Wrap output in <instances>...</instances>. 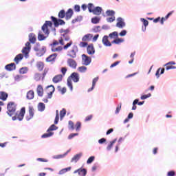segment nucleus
<instances>
[{
	"instance_id": "obj_57",
	"label": "nucleus",
	"mask_w": 176,
	"mask_h": 176,
	"mask_svg": "<svg viewBox=\"0 0 176 176\" xmlns=\"http://www.w3.org/2000/svg\"><path fill=\"white\" fill-rule=\"evenodd\" d=\"M120 109H122V103H120V104H118L116 110V114L118 115L119 112H120Z\"/></svg>"
},
{
	"instance_id": "obj_32",
	"label": "nucleus",
	"mask_w": 176,
	"mask_h": 176,
	"mask_svg": "<svg viewBox=\"0 0 176 176\" xmlns=\"http://www.w3.org/2000/svg\"><path fill=\"white\" fill-rule=\"evenodd\" d=\"M29 41L31 43H35L36 42V37L34 34V33H31L29 34Z\"/></svg>"
},
{
	"instance_id": "obj_41",
	"label": "nucleus",
	"mask_w": 176,
	"mask_h": 176,
	"mask_svg": "<svg viewBox=\"0 0 176 176\" xmlns=\"http://www.w3.org/2000/svg\"><path fill=\"white\" fill-rule=\"evenodd\" d=\"M100 20H101L100 17L95 16L91 19V23H93V24H98V23H100Z\"/></svg>"
},
{
	"instance_id": "obj_19",
	"label": "nucleus",
	"mask_w": 176,
	"mask_h": 176,
	"mask_svg": "<svg viewBox=\"0 0 176 176\" xmlns=\"http://www.w3.org/2000/svg\"><path fill=\"white\" fill-rule=\"evenodd\" d=\"M5 69L6 71H9L10 72L12 71H14L16 69V64L15 63H10L6 65Z\"/></svg>"
},
{
	"instance_id": "obj_37",
	"label": "nucleus",
	"mask_w": 176,
	"mask_h": 176,
	"mask_svg": "<svg viewBox=\"0 0 176 176\" xmlns=\"http://www.w3.org/2000/svg\"><path fill=\"white\" fill-rule=\"evenodd\" d=\"M124 40L123 38H120L119 37L115 40H113L111 43H115L116 45H120V43H123Z\"/></svg>"
},
{
	"instance_id": "obj_42",
	"label": "nucleus",
	"mask_w": 176,
	"mask_h": 176,
	"mask_svg": "<svg viewBox=\"0 0 176 176\" xmlns=\"http://www.w3.org/2000/svg\"><path fill=\"white\" fill-rule=\"evenodd\" d=\"M160 71H161V72H160ZM160 72V74H159ZM163 74H164V68H162V69L159 68L155 73V76H157V78H159L160 76V75H162Z\"/></svg>"
},
{
	"instance_id": "obj_12",
	"label": "nucleus",
	"mask_w": 176,
	"mask_h": 176,
	"mask_svg": "<svg viewBox=\"0 0 176 176\" xmlns=\"http://www.w3.org/2000/svg\"><path fill=\"white\" fill-rule=\"evenodd\" d=\"M82 58L84 65H89L90 63H91V58L86 54H82Z\"/></svg>"
},
{
	"instance_id": "obj_45",
	"label": "nucleus",
	"mask_w": 176,
	"mask_h": 176,
	"mask_svg": "<svg viewBox=\"0 0 176 176\" xmlns=\"http://www.w3.org/2000/svg\"><path fill=\"white\" fill-rule=\"evenodd\" d=\"M106 14L108 17L113 16H115V11L108 10L106 11Z\"/></svg>"
},
{
	"instance_id": "obj_46",
	"label": "nucleus",
	"mask_w": 176,
	"mask_h": 176,
	"mask_svg": "<svg viewBox=\"0 0 176 176\" xmlns=\"http://www.w3.org/2000/svg\"><path fill=\"white\" fill-rule=\"evenodd\" d=\"M95 8H94V3H89L88 4V10H89V13H93V11L94 10Z\"/></svg>"
},
{
	"instance_id": "obj_38",
	"label": "nucleus",
	"mask_w": 176,
	"mask_h": 176,
	"mask_svg": "<svg viewBox=\"0 0 176 176\" xmlns=\"http://www.w3.org/2000/svg\"><path fill=\"white\" fill-rule=\"evenodd\" d=\"M28 72V67H21L19 69V74H21V75H24L25 74H27Z\"/></svg>"
},
{
	"instance_id": "obj_31",
	"label": "nucleus",
	"mask_w": 176,
	"mask_h": 176,
	"mask_svg": "<svg viewBox=\"0 0 176 176\" xmlns=\"http://www.w3.org/2000/svg\"><path fill=\"white\" fill-rule=\"evenodd\" d=\"M34 96L35 94L34 93V91L32 90H30L29 91H28L26 97L28 100H32L34 99Z\"/></svg>"
},
{
	"instance_id": "obj_14",
	"label": "nucleus",
	"mask_w": 176,
	"mask_h": 176,
	"mask_svg": "<svg viewBox=\"0 0 176 176\" xmlns=\"http://www.w3.org/2000/svg\"><path fill=\"white\" fill-rule=\"evenodd\" d=\"M77 173L80 176H86V174H87V170H86V168H80L74 171V174Z\"/></svg>"
},
{
	"instance_id": "obj_54",
	"label": "nucleus",
	"mask_w": 176,
	"mask_h": 176,
	"mask_svg": "<svg viewBox=\"0 0 176 176\" xmlns=\"http://www.w3.org/2000/svg\"><path fill=\"white\" fill-rule=\"evenodd\" d=\"M58 45H60V40L58 41L57 40H54L52 44H51L52 47H56V46H58Z\"/></svg>"
},
{
	"instance_id": "obj_29",
	"label": "nucleus",
	"mask_w": 176,
	"mask_h": 176,
	"mask_svg": "<svg viewBox=\"0 0 176 176\" xmlns=\"http://www.w3.org/2000/svg\"><path fill=\"white\" fill-rule=\"evenodd\" d=\"M45 53H46V48L42 47L40 50L36 52V56H38V57H42Z\"/></svg>"
},
{
	"instance_id": "obj_13",
	"label": "nucleus",
	"mask_w": 176,
	"mask_h": 176,
	"mask_svg": "<svg viewBox=\"0 0 176 176\" xmlns=\"http://www.w3.org/2000/svg\"><path fill=\"white\" fill-rule=\"evenodd\" d=\"M87 52L89 56H93L96 53V50L94 49V44L91 43L87 47Z\"/></svg>"
},
{
	"instance_id": "obj_53",
	"label": "nucleus",
	"mask_w": 176,
	"mask_h": 176,
	"mask_svg": "<svg viewBox=\"0 0 176 176\" xmlns=\"http://www.w3.org/2000/svg\"><path fill=\"white\" fill-rule=\"evenodd\" d=\"M115 20H116V18L115 17V16L107 18V23H113Z\"/></svg>"
},
{
	"instance_id": "obj_40",
	"label": "nucleus",
	"mask_w": 176,
	"mask_h": 176,
	"mask_svg": "<svg viewBox=\"0 0 176 176\" xmlns=\"http://www.w3.org/2000/svg\"><path fill=\"white\" fill-rule=\"evenodd\" d=\"M45 106L43 103L42 102L38 103V109L40 112H43V111H45Z\"/></svg>"
},
{
	"instance_id": "obj_39",
	"label": "nucleus",
	"mask_w": 176,
	"mask_h": 176,
	"mask_svg": "<svg viewBox=\"0 0 176 176\" xmlns=\"http://www.w3.org/2000/svg\"><path fill=\"white\" fill-rule=\"evenodd\" d=\"M117 139H114L113 141L110 142V144L107 146V151H111L112 147L113 146L114 144H116Z\"/></svg>"
},
{
	"instance_id": "obj_50",
	"label": "nucleus",
	"mask_w": 176,
	"mask_h": 176,
	"mask_svg": "<svg viewBox=\"0 0 176 176\" xmlns=\"http://www.w3.org/2000/svg\"><path fill=\"white\" fill-rule=\"evenodd\" d=\"M61 50H63V47H61V46H59L58 47H52V51L54 52H61Z\"/></svg>"
},
{
	"instance_id": "obj_60",
	"label": "nucleus",
	"mask_w": 176,
	"mask_h": 176,
	"mask_svg": "<svg viewBox=\"0 0 176 176\" xmlns=\"http://www.w3.org/2000/svg\"><path fill=\"white\" fill-rule=\"evenodd\" d=\"M82 20V16H77L75 19L72 20L73 24H75V23H77V21H80Z\"/></svg>"
},
{
	"instance_id": "obj_64",
	"label": "nucleus",
	"mask_w": 176,
	"mask_h": 176,
	"mask_svg": "<svg viewBox=\"0 0 176 176\" xmlns=\"http://www.w3.org/2000/svg\"><path fill=\"white\" fill-rule=\"evenodd\" d=\"M49 72V69L45 68L43 72V78H45L46 75H47V73Z\"/></svg>"
},
{
	"instance_id": "obj_27",
	"label": "nucleus",
	"mask_w": 176,
	"mask_h": 176,
	"mask_svg": "<svg viewBox=\"0 0 176 176\" xmlns=\"http://www.w3.org/2000/svg\"><path fill=\"white\" fill-rule=\"evenodd\" d=\"M24 56H23L22 54H19L18 55H16L15 56V58H14V63H16V64H19V63H20V61H21V60H23Z\"/></svg>"
},
{
	"instance_id": "obj_5",
	"label": "nucleus",
	"mask_w": 176,
	"mask_h": 176,
	"mask_svg": "<svg viewBox=\"0 0 176 176\" xmlns=\"http://www.w3.org/2000/svg\"><path fill=\"white\" fill-rule=\"evenodd\" d=\"M68 124L69 130H74L76 129V131H80V128L82 127V123H80V122H77L75 125L74 122L70 120L69 121Z\"/></svg>"
},
{
	"instance_id": "obj_22",
	"label": "nucleus",
	"mask_w": 176,
	"mask_h": 176,
	"mask_svg": "<svg viewBox=\"0 0 176 176\" xmlns=\"http://www.w3.org/2000/svg\"><path fill=\"white\" fill-rule=\"evenodd\" d=\"M73 15H74V10L72 8L68 9L65 13L66 20H69Z\"/></svg>"
},
{
	"instance_id": "obj_7",
	"label": "nucleus",
	"mask_w": 176,
	"mask_h": 176,
	"mask_svg": "<svg viewBox=\"0 0 176 176\" xmlns=\"http://www.w3.org/2000/svg\"><path fill=\"white\" fill-rule=\"evenodd\" d=\"M51 19L54 23V27H58V25H64V24H65V21L63 19H57V18L54 16H51Z\"/></svg>"
},
{
	"instance_id": "obj_25",
	"label": "nucleus",
	"mask_w": 176,
	"mask_h": 176,
	"mask_svg": "<svg viewBox=\"0 0 176 176\" xmlns=\"http://www.w3.org/2000/svg\"><path fill=\"white\" fill-rule=\"evenodd\" d=\"M72 45H74V41H72V40H69V41L65 42V44L63 45L64 50H68V49H69Z\"/></svg>"
},
{
	"instance_id": "obj_4",
	"label": "nucleus",
	"mask_w": 176,
	"mask_h": 176,
	"mask_svg": "<svg viewBox=\"0 0 176 176\" xmlns=\"http://www.w3.org/2000/svg\"><path fill=\"white\" fill-rule=\"evenodd\" d=\"M25 115V107H22L21 109V111L19 112H16V115L12 117V120H19L21 122L23 119H24V116Z\"/></svg>"
},
{
	"instance_id": "obj_62",
	"label": "nucleus",
	"mask_w": 176,
	"mask_h": 176,
	"mask_svg": "<svg viewBox=\"0 0 176 176\" xmlns=\"http://www.w3.org/2000/svg\"><path fill=\"white\" fill-rule=\"evenodd\" d=\"M89 45L87 42H80L79 44L80 47H86Z\"/></svg>"
},
{
	"instance_id": "obj_51",
	"label": "nucleus",
	"mask_w": 176,
	"mask_h": 176,
	"mask_svg": "<svg viewBox=\"0 0 176 176\" xmlns=\"http://www.w3.org/2000/svg\"><path fill=\"white\" fill-rule=\"evenodd\" d=\"M138 99H135L133 102V107H132V110L133 111H135V109H137V104H138Z\"/></svg>"
},
{
	"instance_id": "obj_56",
	"label": "nucleus",
	"mask_w": 176,
	"mask_h": 176,
	"mask_svg": "<svg viewBox=\"0 0 176 176\" xmlns=\"http://www.w3.org/2000/svg\"><path fill=\"white\" fill-rule=\"evenodd\" d=\"M94 159H96L94 156H91L87 161V164L93 163V162H94Z\"/></svg>"
},
{
	"instance_id": "obj_20",
	"label": "nucleus",
	"mask_w": 176,
	"mask_h": 176,
	"mask_svg": "<svg viewBox=\"0 0 176 176\" xmlns=\"http://www.w3.org/2000/svg\"><path fill=\"white\" fill-rule=\"evenodd\" d=\"M61 80H63V75L62 74H58L52 78V82H54V83H60V82H61Z\"/></svg>"
},
{
	"instance_id": "obj_2",
	"label": "nucleus",
	"mask_w": 176,
	"mask_h": 176,
	"mask_svg": "<svg viewBox=\"0 0 176 176\" xmlns=\"http://www.w3.org/2000/svg\"><path fill=\"white\" fill-rule=\"evenodd\" d=\"M72 80L74 82V83H78V82H79V74L74 72L67 78V86L69 87L72 91L74 89L72 86Z\"/></svg>"
},
{
	"instance_id": "obj_63",
	"label": "nucleus",
	"mask_w": 176,
	"mask_h": 176,
	"mask_svg": "<svg viewBox=\"0 0 176 176\" xmlns=\"http://www.w3.org/2000/svg\"><path fill=\"white\" fill-rule=\"evenodd\" d=\"M167 176H175V171L174 170L168 171L167 173Z\"/></svg>"
},
{
	"instance_id": "obj_18",
	"label": "nucleus",
	"mask_w": 176,
	"mask_h": 176,
	"mask_svg": "<svg viewBox=\"0 0 176 176\" xmlns=\"http://www.w3.org/2000/svg\"><path fill=\"white\" fill-rule=\"evenodd\" d=\"M67 64L69 67H70L71 68H74V69L76 68V66L78 65L76 61L72 58H69L67 60Z\"/></svg>"
},
{
	"instance_id": "obj_15",
	"label": "nucleus",
	"mask_w": 176,
	"mask_h": 176,
	"mask_svg": "<svg viewBox=\"0 0 176 176\" xmlns=\"http://www.w3.org/2000/svg\"><path fill=\"white\" fill-rule=\"evenodd\" d=\"M174 65H175V62L170 61V62H168V63H166L164 65V67H166V71H168L170 69H175L176 67L174 66Z\"/></svg>"
},
{
	"instance_id": "obj_61",
	"label": "nucleus",
	"mask_w": 176,
	"mask_h": 176,
	"mask_svg": "<svg viewBox=\"0 0 176 176\" xmlns=\"http://www.w3.org/2000/svg\"><path fill=\"white\" fill-rule=\"evenodd\" d=\"M76 135H79V133H71L68 136V140H72V138H74V137H76Z\"/></svg>"
},
{
	"instance_id": "obj_36",
	"label": "nucleus",
	"mask_w": 176,
	"mask_h": 176,
	"mask_svg": "<svg viewBox=\"0 0 176 176\" xmlns=\"http://www.w3.org/2000/svg\"><path fill=\"white\" fill-rule=\"evenodd\" d=\"M72 168L71 167V166H69V167H67V168H63V169H62V170H60V171H59V174L60 175H63V174H65V173H68V171H71V169H72Z\"/></svg>"
},
{
	"instance_id": "obj_30",
	"label": "nucleus",
	"mask_w": 176,
	"mask_h": 176,
	"mask_svg": "<svg viewBox=\"0 0 176 176\" xmlns=\"http://www.w3.org/2000/svg\"><path fill=\"white\" fill-rule=\"evenodd\" d=\"M98 79H99L98 77H96L93 79L92 87L88 89L89 93V91H92V90H94V87H96V83H97V82H98Z\"/></svg>"
},
{
	"instance_id": "obj_23",
	"label": "nucleus",
	"mask_w": 176,
	"mask_h": 176,
	"mask_svg": "<svg viewBox=\"0 0 176 176\" xmlns=\"http://www.w3.org/2000/svg\"><path fill=\"white\" fill-rule=\"evenodd\" d=\"M57 57V54H52V55H50L47 58L46 61L47 63H52V61L56 60V58Z\"/></svg>"
},
{
	"instance_id": "obj_59",
	"label": "nucleus",
	"mask_w": 176,
	"mask_h": 176,
	"mask_svg": "<svg viewBox=\"0 0 176 176\" xmlns=\"http://www.w3.org/2000/svg\"><path fill=\"white\" fill-rule=\"evenodd\" d=\"M152 95L151 94H148L147 95H143L141 96V100H146V98H149Z\"/></svg>"
},
{
	"instance_id": "obj_1",
	"label": "nucleus",
	"mask_w": 176,
	"mask_h": 176,
	"mask_svg": "<svg viewBox=\"0 0 176 176\" xmlns=\"http://www.w3.org/2000/svg\"><path fill=\"white\" fill-rule=\"evenodd\" d=\"M52 25H53V23H52V21H46L45 22V23L41 27V30L44 34H42V32L41 31L38 32V41H45V38H46V36H49V34H50V30H49V28H52ZM45 35H46V36H45Z\"/></svg>"
},
{
	"instance_id": "obj_8",
	"label": "nucleus",
	"mask_w": 176,
	"mask_h": 176,
	"mask_svg": "<svg viewBox=\"0 0 176 176\" xmlns=\"http://www.w3.org/2000/svg\"><path fill=\"white\" fill-rule=\"evenodd\" d=\"M76 53H78V46H73L72 49L68 52L67 56L72 58H76Z\"/></svg>"
},
{
	"instance_id": "obj_6",
	"label": "nucleus",
	"mask_w": 176,
	"mask_h": 176,
	"mask_svg": "<svg viewBox=\"0 0 176 176\" xmlns=\"http://www.w3.org/2000/svg\"><path fill=\"white\" fill-rule=\"evenodd\" d=\"M55 90L56 89L53 85H49L46 87L45 92L47 94V98H52L53 97V93H54Z\"/></svg>"
},
{
	"instance_id": "obj_47",
	"label": "nucleus",
	"mask_w": 176,
	"mask_h": 176,
	"mask_svg": "<svg viewBox=\"0 0 176 176\" xmlns=\"http://www.w3.org/2000/svg\"><path fill=\"white\" fill-rule=\"evenodd\" d=\"M54 133L53 132H48L47 133H44L42 135L41 138H49V137H52Z\"/></svg>"
},
{
	"instance_id": "obj_17",
	"label": "nucleus",
	"mask_w": 176,
	"mask_h": 176,
	"mask_svg": "<svg viewBox=\"0 0 176 176\" xmlns=\"http://www.w3.org/2000/svg\"><path fill=\"white\" fill-rule=\"evenodd\" d=\"M108 36H104L102 40V42L104 46L111 47L112 46V43L108 39Z\"/></svg>"
},
{
	"instance_id": "obj_58",
	"label": "nucleus",
	"mask_w": 176,
	"mask_h": 176,
	"mask_svg": "<svg viewBox=\"0 0 176 176\" xmlns=\"http://www.w3.org/2000/svg\"><path fill=\"white\" fill-rule=\"evenodd\" d=\"M60 118L58 116V110H56V115L55 117V120H54V124H57V123H58V120H59Z\"/></svg>"
},
{
	"instance_id": "obj_26",
	"label": "nucleus",
	"mask_w": 176,
	"mask_h": 176,
	"mask_svg": "<svg viewBox=\"0 0 176 176\" xmlns=\"http://www.w3.org/2000/svg\"><path fill=\"white\" fill-rule=\"evenodd\" d=\"M8 96V93L5 91H0V100H2V101H6Z\"/></svg>"
},
{
	"instance_id": "obj_10",
	"label": "nucleus",
	"mask_w": 176,
	"mask_h": 176,
	"mask_svg": "<svg viewBox=\"0 0 176 176\" xmlns=\"http://www.w3.org/2000/svg\"><path fill=\"white\" fill-rule=\"evenodd\" d=\"M116 25L118 28H124V27H126V23H124V20H123L122 17H118Z\"/></svg>"
},
{
	"instance_id": "obj_49",
	"label": "nucleus",
	"mask_w": 176,
	"mask_h": 176,
	"mask_svg": "<svg viewBox=\"0 0 176 176\" xmlns=\"http://www.w3.org/2000/svg\"><path fill=\"white\" fill-rule=\"evenodd\" d=\"M58 128L54 125V124H52L50 126V128L47 129V133L50 132V131H54V130H57Z\"/></svg>"
},
{
	"instance_id": "obj_21",
	"label": "nucleus",
	"mask_w": 176,
	"mask_h": 176,
	"mask_svg": "<svg viewBox=\"0 0 176 176\" xmlns=\"http://www.w3.org/2000/svg\"><path fill=\"white\" fill-rule=\"evenodd\" d=\"M82 156H83V154L82 153H80L78 154H76V155H74L72 158V163H77L78 161L79 160V159H80L82 157Z\"/></svg>"
},
{
	"instance_id": "obj_48",
	"label": "nucleus",
	"mask_w": 176,
	"mask_h": 176,
	"mask_svg": "<svg viewBox=\"0 0 176 176\" xmlns=\"http://www.w3.org/2000/svg\"><path fill=\"white\" fill-rule=\"evenodd\" d=\"M58 17L59 19H64V17H65V10H60L58 13Z\"/></svg>"
},
{
	"instance_id": "obj_3",
	"label": "nucleus",
	"mask_w": 176,
	"mask_h": 176,
	"mask_svg": "<svg viewBox=\"0 0 176 176\" xmlns=\"http://www.w3.org/2000/svg\"><path fill=\"white\" fill-rule=\"evenodd\" d=\"M17 108V104L14 102H10L7 104V113L9 116H13L16 113V109Z\"/></svg>"
},
{
	"instance_id": "obj_52",
	"label": "nucleus",
	"mask_w": 176,
	"mask_h": 176,
	"mask_svg": "<svg viewBox=\"0 0 176 176\" xmlns=\"http://www.w3.org/2000/svg\"><path fill=\"white\" fill-rule=\"evenodd\" d=\"M65 115H67V110H65V109H63L60 112V119H63Z\"/></svg>"
},
{
	"instance_id": "obj_44",
	"label": "nucleus",
	"mask_w": 176,
	"mask_h": 176,
	"mask_svg": "<svg viewBox=\"0 0 176 176\" xmlns=\"http://www.w3.org/2000/svg\"><path fill=\"white\" fill-rule=\"evenodd\" d=\"M87 71V67L85 66H81L78 68V72H81V74H84Z\"/></svg>"
},
{
	"instance_id": "obj_35",
	"label": "nucleus",
	"mask_w": 176,
	"mask_h": 176,
	"mask_svg": "<svg viewBox=\"0 0 176 176\" xmlns=\"http://www.w3.org/2000/svg\"><path fill=\"white\" fill-rule=\"evenodd\" d=\"M91 38H93V35L88 34L85 35L82 37V41L83 42H87V41H90V39H91Z\"/></svg>"
},
{
	"instance_id": "obj_24",
	"label": "nucleus",
	"mask_w": 176,
	"mask_h": 176,
	"mask_svg": "<svg viewBox=\"0 0 176 176\" xmlns=\"http://www.w3.org/2000/svg\"><path fill=\"white\" fill-rule=\"evenodd\" d=\"M102 12V8L101 7H96L92 11V13L96 14V16H100Z\"/></svg>"
},
{
	"instance_id": "obj_11",
	"label": "nucleus",
	"mask_w": 176,
	"mask_h": 176,
	"mask_svg": "<svg viewBox=\"0 0 176 176\" xmlns=\"http://www.w3.org/2000/svg\"><path fill=\"white\" fill-rule=\"evenodd\" d=\"M31 50V43L27 42L25 43V47L23 48L22 53L25 54V56L28 55V53H30V51Z\"/></svg>"
},
{
	"instance_id": "obj_33",
	"label": "nucleus",
	"mask_w": 176,
	"mask_h": 176,
	"mask_svg": "<svg viewBox=\"0 0 176 176\" xmlns=\"http://www.w3.org/2000/svg\"><path fill=\"white\" fill-rule=\"evenodd\" d=\"M109 37L110 38V39L115 40L119 37V34L118 33V32H113L109 34Z\"/></svg>"
},
{
	"instance_id": "obj_16",
	"label": "nucleus",
	"mask_w": 176,
	"mask_h": 176,
	"mask_svg": "<svg viewBox=\"0 0 176 176\" xmlns=\"http://www.w3.org/2000/svg\"><path fill=\"white\" fill-rule=\"evenodd\" d=\"M34 107L30 106L29 107V115L28 116H26V120H31V119H32V118H34Z\"/></svg>"
},
{
	"instance_id": "obj_34",
	"label": "nucleus",
	"mask_w": 176,
	"mask_h": 176,
	"mask_svg": "<svg viewBox=\"0 0 176 176\" xmlns=\"http://www.w3.org/2000/svg\"><path fill=\"white\" fill-rule=\"evenodd\" d=\"M36 67L38 71H43V68H45V63H43V62H38L36 64Z\"/></svg>"
},
{
	"instance_id": "obj_55",
	"label": "nucleus",
	"mask_w": 176,
	"mask_h": 176,
	"mask_svg": "<svg viewBox=\"0 0 176 176\" xmlns=\"http://www.w3.org/2000/svg\"><path fill=\"white\" fill-rule=\"evenodd\" d=\"M141 21H142V23H143V24H144V25L145 27V30H146V27H148V24H149V22L146 19H145L144 18L141 19Z\"/></svg>"
},
{
	"instance_id": "obj_28",
	"label": "nucleus",
	"mask_w": 176,
	"mask_h": 176,
	"mask_svg": "<svg viewBox=\"0 0 176 176\" xmlns=\"http://www.w3.org/2000/svg\"><path fill=\"white\" fill-rule=\"evenodd\" d=\"M36 92L39 97L43 96V87L42 85H38Z\"/></svg>"
},
{
	"instance_id": "obj_43",
	"label": "nucleus",
	"mask_w": 176,
	"mask_h": 176,
	"mask_svg": "<svg viewBox=\"0 0 176 176\" xmlns=\"http://www.w3.org/2000/svg\"><path fill=\"white\" fill-rule=\"evenodd\" d=\"M57 89H58V91H60V93H61V94H65V93H67L66 87L61 88L60 86H58Z\"/></svg>"
},
{
	"instance_id": "obj_9",
	"label": "nucleus",
	"mask_w": 176,
	"mask_h": 176,
	"mask_svg": "<svg viewBox=\"0 0 176 176\" xmlns=\"http://www.w3.org/2000/svg\"><path fill=\"white\" fill-rule=\"evenodd\" d=\"M63 37H60L59 39V43L64 46V45H65V42H69V41H71V37H69V35L68 34H63Z\"/></svg>"
}]
</instances>
